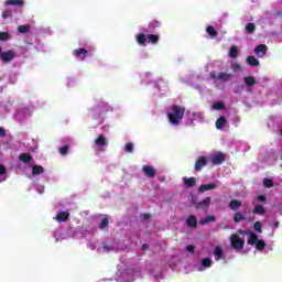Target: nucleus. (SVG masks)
Here are the masks:
<instances>
[{
	"label": "nucleus",
	"mask_w": 282,
	"mask_h": 282,
	"mask_svg": "<svg viewBox=\"0 0 282 282\" xmlns=\"http://www.w3.org/2000/svg\"><path fill=\"white\" fill-rule=\"evenodd\" d=\"M245 234L248 237L247 243L249 246H254L256 250H259V252H263V250L265 249V240L260 239L259 236H257V234L252 231H249V232L240 231V236L239 234L231 235L230 237L231 248H234V250L243 249V246H246V240H243Z\"/></svg>",
	"instance_id": "1"
},
{
	"label": "nucleus",
	"mask_w": 282,
	"mask_h": 282,
	"mask_svg": "<svg viewBox=\"0 0 282 282\" xmlns=\"http://www.w3.org/2000/svg\"><path fill=\"white\" fill-rule=\"evenodd\" d=\"M139 34L134 36L138 45H141V47H147L148 43H151V45H158L160 43V35L158 34H144L147 33V29L140 28Z\"/></svg>",
	"instance_id": "2"
},
{
	"label": "nucleus",
	"mask_w": 282,
	"mask_h": 282,
	"mask_svg": "<svg viewBox=\"0 0 282 282\" xmlns=\"http://www.w3.org/2000/svg\"><path fill=\"white\" fill-rule=\"evenodd\" d=\"M184 111L186 109L180 106H172L167 109V120L172 127H178L184 119Z\"/></svg>",
	"instance_id": "3"
},
{
	"label": "nucleus",
	"mask_w": 282,
	"mask_h": 282,
	"mask_svg": "<svg viewBox=\"0 0 282 282\" xmlns=\"http://www.w3.org/2000/svg\"><path fill=\"white\" fill-rule=\"evenodd\" d=\"M135 272L131 269L124 268V265H118V270L116 272V281L117 282H132L133 276H135Z\"/></svg>",
	"instance_id": "4"
},
{
	"label": "nucleus",
	"mask_w": 282,
	"mask_h": 282,
	"mask_svg": "<svg viewBox=\"0 0 282 282\" xmlns=\"http://www.w3.org/2000/svg\"><path fill=\"white\" fill-rule=\"evenodd\" d=\"M210 78H213L215 82L216 87H219L217 84L218 83H230L232 78H235V75L228 72H220V73H210Z\"/></svg>",
	"instance_id": "5"
},
{
	"label": "nucleus",
	"mask_w": 282,
	"mask_h": 282,
	"mask_svg": "<svg viewBox=\"0 0 282 282\" xmlns=\"http://www.w3.org/2000/svg\"><path fill=\"white\" fill-rule=\"evenodd\" d=\"M55 241H64V239H72L76 237V230L74 228H69L67 230L56 229L53 234Z\"/></svg>",
	"instance_id": "6"
},
{
	"label": "nucleus",
	"mask_w": 282,
	"mask_h": 282,
	"mask_svg": "<svg viewBox=\"0 0 282 282\" xmlns=\"http://www.w3.org/2000/svg\"><path fill=\"white\" fill-rule=\"evenodd\" d=\"M109 147V142L107 141V137L105 134H99L98 138L95 139V142L93 144L94 151L96 153H100V151H105Z\"/></svg>",
	"instance_id": "7"
},
{
	"label": "nucleus",
	"mask_w": 282,
	"mask_h": 282,
	"mask_svg": "<svg viewBox=\"0 0 282 282\" xmlns=\"http://www.w3.org/2000/svg\"><path fill=\"white\" fill-rule=\"evenodd\" d=\"M204 121V113L203 112H193L187 111L185 124L191 127L194 122H203Z\"/></svg>",
	"instance_id": "8"
},
{
	"label": "nucleus",
	"mask_w": 282,
	"mask_h": 282,
	"mask_svg": "<svg viewBox=\"0 0 282 282\" xmlns=\"http://www.w3.org/2000/svg\"><path fill=\"white\" fill-rule=\"evenodd\" d=\"M208 268H213V259L210 258H203L200 263L195 264V270H197V272H205Z\"/></svg>",
	"instance_id": "9"
},
{
	"label": "nucleus",
	"mask_w": 282,
	"mask_h": 282,
	"mask_svg": "<svg viewBox=\"0 0 282 282\" xmlns=\"http://www.w3.org/2000/svg\"><path fill=\"white\" fill-rule=\"evenodd\" d=\"M89 52H91V51L80 47V48L73 51V56H75V58H77V61H84L87 57V55L89 54Z\"/></svg>",
	"instance_id": "10"
},
{
	"label": "nucleus",
	"mask_w": 282,
	"mask_h": 282,
	"mask_svg": "<svg viewBox=\"0 0 282 282\" xmlns=\"http://www.w3.org/2000/svg\"><path fill=\"white\" fill-rule=\"evenodd\" d=\"M98 252H111V250H120L113 242H105L97 249Z\"/></svg>",
	"instance_id": "11"
},
{
	"label": "nucleus",
	"mask_w": 282,
	"mask_h": 282,
	"mask_svg": "<svg viewBox=\"0 0 282 282\" xmlns=\"http://www.w3.org/2000/svg\"><path fill=\"white\" fill-rule=\"evenodd\" d=\"M209 160L215 165H219L224 163V160H226V156L221 152L214 153L209 156Z\"/></svg>",
	"instance_id": "12"
},
{
	"label": "nucleus",
	"mask_w": 282,
	"mask_h": 282,
	"mask_svg": "<svg viewBox=\"0 0 282 282\" xmlns=\"http://www.w3.org/2000/svg\"><path fill=\"white\" fill-rule=\"evenodd\" d=\"M153 87H155L159 91H166L169 89V85L162 78H158L154 82H152Z\"/></svg>",
	"instance_id": "13"
},
{
	"label": "nucleus",
	"mask_w": 282,
	"mask_h": 282,
	"mask_svg": "<svg viewBox=\"0 0 282 282\" xmlns=\"http://www.w3.org/2000/svg\"><path fill=\"white\" fill-rule=\"evenodd\" d=\"M215 261H226V253L221 247H215L214 249Z\"/></svg>",
	"instance_id": "14"
},
{
	"label": "nucleus",
	"mask_w": 282,
	"mask_h": 282,
	"mask_svg": "<svg viewBox=\"0 0 282 282\" xmlns=\"http://www.w3.org/2000/svg\"><path fill=\"white\" fill-rule=\"evenodd\" d=\"M268 52V46L265 44H260L254 48V54L258 58H263Z\"/></svg>",
	"instance_id": "15"
},
{
	"label": "nucleus",
	"mask_w": 282,
	"mask_h": 282,
	"mask_svg": "<svg viewBox=\"0 0 282 282\" xmlns=\"http://www.w3.org/2000/svg\"><path fill=\"white\" fill-rule=\"evenodd\" d=\"M54 219H56L58 221V224H63V221H67V219H69V212L59 210L57 213L56 217H54Z\"/></svg>",
	"instance_id": "16"
},
{
	"label": "nucleus",
	"mask_w": 282,
	"mask_h": 282,
	"mask_svg": "<svg viewBox=\"0 0 282 282\" xmlns=\"http://www.w3.org/2000/svg\"><path fill=\"white\" fill-rule=\"evenodd\" d=\"M208 164V159L206 156H199L194 166L195 171H202L204 166Z\"/></svg>",
	"instance_id": "17"
},
{
	"label": "nucleus",
	"mask_w": 282,
	"mask_h": 282,
	"mask_svg": "<svg viewBox=\"0 0 282 282\" xmlns=\"http://www.w3.org/2000/svg\"><path fill=\"white\" fill-rule=\"evenodd\" d=\"M142 171H143V173H144V175H145L147 177H150V178L155 177L156 172H155V169H154L153 166H151V165H144V166L142 167Z\"/></svg>",
	"instance_id": "18"
},
{
	"label": "nucleus",
	"mask_w": 282,
	"mask_h": 282,
	"mask_svg": "<svg viewBox=\"0 0 282 282\" xmlns=\"http://www.w3.org/2000/svg\"><path fill=\"white\" fill-rule=\"evenodd\" d=\"M217 188V185L215 183L209 184H203L198 188V193H206V191H215Z\"/></svg>",
	"instance_id": "19"
},
{
	"label": "nucleus",
	"mask_w": 282,
	"mask_h": 282,
	"mask_svg": "<svg viewBox=\"0 0 282 282\" xmlns=\"http://www.w3.org/2000/svg\"><path fill=\"white\" fill-rule=\"evenodd\" d=\"M183 182L187 188H193V186L197 184V180L195 177H183Z\"/></svg>",
	"instance_id": "20"
},
{
	"label": "nucleus",
	"mask_w": 282,
	"mask_h": 282,
	"mask_svg": "<svg viewBox=\"0 0 282 282\" xmlns=\"http://www.w3.org/2000/svg\"><path fill=\"white\" fill-rule=\"evenodd\" d=\"M45 173V169H43V166L41 165H34L32 166V176L31 180L35 176V175H41Z\"/></svg>",
	"instance_id": "21"
},
{
	"label": "nucleus",
	"mask_w": 282,
	"mask_h": 282,
	"mask_svg": "<svg viewBox=\"0 0 282 282\" xmlns=\"http://www.w3.org/2000/svg\"><path fill=\"white\" fill-rule=\"evenodd\" d=\"M246 87H254L257 79L253 76H247L243 78Z\"/></svg>",
	"instance_id": "22"
},
{
	"label": "nucleus",
	"mask_w": 282,
	"mask_h": 282,
	"mask_svg": "<svg viewBox=\"0 0 282 282\" xmlns=\"http://www.w3.org/2000/svg\"><path fill=\"white\" fill-rule=\"evenodd\" d=\"M19 160L24 164H30V162H32V155H30V153H22L19 155Z\"/></svg>",
	"instance_id": "23"
},
{
	"label": "nucleus",
	"mask_w": 282,
	"mask_h": 282,
	"mask_svg": "<svg viewBox=\"0 0 282 282\" xmlns=\"http://www.w3.org/2000/svg\"><path fill=\"white\" fill-rule=\"evenodd\" d=\"M230 67L234 74H239V72H243V66H241V64L237 62H232Z\"/></svg>",
	"instance_id": "24"
},
{
	"label": "nucleus",
	"mask_w": 282,
	"mask_h": 282,
	"mask_svg": "<svg viewBox=\"0 0 282 282\" xmlns=\"http://www.w3.org/2000/svg\"><path fill=\"white\" fill-rule=\"evenodd\" d=\"M247 64H249L251 67H259L260 65L259 59H257L254 56H248Z\"/></svg>",
	"instance_id": "25"
},
{
	"label": "nucleus",
	"mask_w": 282,
	"mask_h": 282,
	"mask_svg": "<svg viewBox=\"0 0 282 282\" xmlns=\"http://www.w3.org/2000/svg\"><path fill=\"white\" fill-rule=\"evenodd\" d=\"M253 213L256 215H264L265 214V207L263 205L256 204L253 207Z\"/></svg>",
	"instance_id": "26"
},
{
	"label": "nucleus",
	"mask_w": 282,
	"mask_h": 282,
	"mask_svg": "<svg viewBox=\"0 0 282 282\" xmlns=\"http://www.w3.org/2000/svg\"><path fill=\"white\" fill-rule=\"evenodd\" d=\"M186 225L189 227V228H195L197 226V218L195 216H189L187 219H186Z\"/></svg>",
	"instance_id": "27"
},
{
	"label": "nucleus",
	"mask_w": 282,
	"mask_h": 282,
	"mask_svg": "<svg viewBox=\"0 0 282 282\" xmlns=\"http://www.w3.org/2000/svg\"><path fill=\"white\" fill-rule=\"evenodd\" d=\"M7 173L8 170L6 169V165H0V182H6V180H8Z\"/></svg>",
	"instance_id": "28"
},
{
	"label": "nucleus",
	"mask_w": 282,
	"mask_h": 282,
	"mask_svg": "<svg viewBox=\"0 0 282 282\" xmlns=\"http://www.w3.org/2000/svg\"><path fill=\"white\" fill-rule=\"evenodd\" d=\"M229 208L230 210H237L238 208H241V200H237V199L231 200L229 203Z\"/></svg>",
	"instance_id": "29"
},
{
	"label": "nucleus",
	"mask_w": 282,
	"mask_h": 282,
	"mask_svg": "<svg viewBox=\"0 0 282 282\" xmlns=\"http://www.w3.org/2000/svg\"><path fill=\"white\" fill-rule=\"evenodd\" d=\"M224 127H226V118L225 117H220L216 121V128L221 130V129H224Z\"/></svg>",
	"instance_id": "30"
},
{
	"label": "nucleus",
	"mask_w": 282,
	"mask_h": 282,
	"mask_svg": "<svg viewBox=\"0 0 282 282\" xmlns=\"http://www.w3.org/2000/svg\"><path fill=\"white\" fill-rule=\"evenodd\" d=\"M229 56H230V58H237L239 56V50L237 48V46L230 47Z\"/></svg>",
	"instance_id": "31"
},
{
	"label": "nucleus",
	"mask_w": 282,
	"mask_h": 282,
	"mask_svg": "<svg viewBox=\"0 0 282 282\" xmlns=\"http://www.w3.org/2000/svg\"><path fill=\"white\" fill-rule=\"evenodd\" d=\"M212 109L216 111H221V109H225L224 101H216L213 104Z\"/></svg>",
	"instance_id": "32"
},
{
	"label": "nucleus",
	"mask_w": 282,
	"mask_h": 282,
	"mask_svg": "<svg viewBox=\"0 0 282 282\" xmlns=\"http://www.w3.org/2000/svg\"><path fill=\"white\" fill-rule=\"evenodd\" d=\"M198 208H208L210 206V197H206L200 203H198Z\"/></svg>",
	"instance_id": "33"
},
{
	"label": "nucleus",
	"mask_w": 282,
	"mask_h": 282,
	"mask_svg": "<svg viewBox=\"0 0 282 282\" xmlns=\"http://www.w3.org/2000/svg\"><path fill=\"white\" fill-rule=\"evenodd\" d=\"M23 0H7L6 6H18L21 7L23 6Z\"/></svg>",
	"instance_id": "34"
},
{
	"label": "nucleus",
	"mask_w": 282,
	"mask_h": 282,
	"mask_svg": "<svg viewBox=\"0 0 282 282\" xmlns=\"http://www.w3.org/2000/svg\"><path fill=\"white\" fill-rule=\"evenodd\" d=\"M243 219H246V216H243L241 212H237L234 216V221H236V224L239 221H243Z\"/></svg>",
	"instance_id": "35"
},
{
	"label": "nucleus",
	"mask_w": 282,
	"mask_h": 282,
	"mask_svg": "<svg viewBox=\"0 0 282 282\" xmlns=\"http://www.w3.org/2000/svg\"><path fill=\"white\" fill-rule=\"evenodd\" d=\"M210 221H215V216H207L203 219L199 220V224L202 226L206 225V224H210Z\"/></svg>",
	"instance_id": "36"
},
{
	"label": "nucleus",
	"mask_w": 282,
	"mask_h": 282,
	"mask_svg": "<svg viewBox=\"0 0 282 282\" xmlns=\"http://www.w3.org/2000/svg\"><path fill=\"white\" fill-rule=\"evenodd\" d=\"M18 32H20V34H26V32H30V24L20 25Z\"/></svg>",
	"instance_id": "37"
},
{
	"label": "nucleus",
	"mask_w": 282,
	"mask_h": 282,
	"mask_svg": "<svg viewBox=\"0 0 282 282\" xmlns=\"http://www.w3.org/2000/svg\"><path fill=\"white\" fill-rule=\"evenodd\" d=\"M142 80H144V83H151L152 78H153V74L151 73H143L141 75Z\"/></svg>",
	"instance_id": "38"
},
{
	"label": "nucleus",
	"mask_w": 282,
	"mask_h": 282,
	"mask_svg": "<svg viewBox=\"0 0 282 282\" xmlns=\"http://www.w3.org/2000/svg\"><path fill=\"white\" fill-rule=\"evenodd\" d=\"M206 32L209 34L210 39H215L217 36V31H215V28L213 26H207Z\"/></svg>",
	"instance_id": "39"
},
{
	"label": "nucleus",
	"mask_w": 282,
	"mask_h": 282,
	"mask_svg": "<svg viewBox=\"0 0 282 282\" xmlns=\"http://www.w3.org/2000/svg\"><path fill=\"white\" fill-rule=\"evenodd\" d=\"M160 25H161L160 21L154 20V21H151V22L149 23V29H150V30H155L156 28H160Z\"/></svg>",
	"instance_id": "40"
},
{
	"label": "nucleus",
	"mask_w": 282,
	"mask_h": 282,
	"mask_svg": "<svg viewBox=\"0 0 282 282\" xmlns=\"http://www.w3.org/2000/svg\"><path fill=\"white\" fill-rule=\"evenodd\" d=\"M107 226H109V219H107V217H105L101 219L99 228H100V230H105V228H107Z\"/></svg>",
	"instance_id": "41"
},
{
	"label": "nucleus",
	"mask_w": 282,
	"mask_h": 282,
	"mask_svg": "<svg viewBox=\"0 0 282 282\" xmlns=\"http://www.w3.org/2000/svg\"><path fill=\"white\" fill-rule=\"evenodd\" d=\"M263 185H264L267 188H272V187L274 186V182H272V180H270V178H264Z\"/></svg>",
	"instance_id": "42"
},
{
	"label": "nucleus",
	"mask_w": 282,
	"mask_h": 282,
	"mask_svg": "<svg viewBox=\"0 0 282 282\" xmlns=\"http://www.w3.org/2000/svg\"><path fill=\"white\" fill-rule=\"evenodd\" d=\"M88 248L90 250H98L100 248V245L98 243V241H95V242H89L88 243Z\"/></svg>",
	"instance_id": "43"
},
{
	"label": "nucleus",
	"mask_w": 282,
	"mask_h": 282,
	"mask_svg": "<svg viewBox=\"0 0 282 282\" xmlns=\"http://www.w3.org/2000/svg\"><path fill=\"white\" fill-rule=\"evenodd\" d=\"M246 30H247V32H248L249 34H252V32H254V30H256L254 23H248V24L246 25Z\"/></svg>",
	"instance_id": "44"
},
{
	"label": "nucleus",
	"mask_w": 282,
	"mask_h": 282,
	"mask_svg": "<svg viewBox=\"0 0 282 282\" xmlns=\"http://www.w3.org/2000/svg\"><path fill=\"white\" fill-rule=\"evenodd\" d=\"M246 89L245 85H237L234 89V94H241Z\"/></svg>",
	"instance_id": "45"
},
{
	"label": "nucleus",
	"mask_w": 282,
	"mask_h": 282,
	"mask_svg": "<svg viewBox=\"0 0 282 282\" xmlns=\"http://www.w3.org/2000/svg\"><path fill=\"white\" fill-rule=\"evenodd\" d=\"M134 145L133 143H127L124 147L126 153H133Z\"/></svg>",
	"instance_id": "46"
},
{
	"label": "nucleus",
	"mask_w": 282,
	"mask_h": 282,
	"mask_svg": "<svg viewBox=\"0 0 282 282\" xmlns=\"http://www.w3.org/2000/svg\"><path fill=\"white\" fill-rule=\"evenodd\" d=\"M59 153L61 155H67V153H69V145H64L59 148Z\"/></svg>",
	"instance_id": "47"
},
{
	"label": "nucleus",
	"mask_w": 282,
	"mask_h": 282,
	"mask_svg": "<svg viewBox=\"0 0 282 282\" xmlns=\"http://www.w3.org/2000/svg\"><path fill=\"white\" fill-rule=\"evenodd\" d=\"M10 34L8 32H0V41H8Z\"/></svg>",
	"instance_id": "48"
},
{
	"label": "nucleus",
	"mask_w": 282,
	"mask_h": 282,
	"mask_svg": "<svg viewBox=\"0 0 282 282\" xmlns=\"http://www.w3.org/2000/svg\"><path fill=\"white\" fill-rule=\"evenodd\" d=\"M254 231L256 232H263V230L261 229V223L260 221H256L253 225Z\"/></svg>",
	"instance_id": "49"
},
{
	"label": "nucleus",
	"mask_w": 282,
	"mask_h": 282,
	"mask_svg": "<svg viewBox=\"0 0 282 282\" xmlns=\"http://www.w3.org/2000/svg\"><path fill=\"white\" fill-rule=\"evenodd\" d=\"M22 113L24 117L32 116V108L22 109Z\"/></svg>",
	"instance_id": "50"
},
{
	"label": "nucleus",
	"mask_w": 282,
	"mask_h": 282,
	"mask_svg": "<svg viewBox=\"0 0 282 282\" xmlns=\"http://www.w3.org/2000/svg\"><path fill=\"white\" fill-rule=\"evenodd\" d=\"M10 17H12V11L11 10H7V11L2 12V18L10 19Z\"/></svg>",
	"instance_id": "51"
},
{
	"label": "nucleus",
	"mask_w": 282,
	"mask_h": 282,
	"mask_svg": "<svg viewBox=\"0 0 282 282\" xmlns=\"http://www.w3.org/2000/svg\"><path fill=\"white\" fill-rule=\"evenodd\" d=\"M35 188L37 193H40V195H43V193L45 192V186L43 185H37Z\"/></svg>",
	"instance_id": "52"
},
{
	"label": "nucleus",
	"mask_w": 282,
	"mask_h": 282,
	"mask_svg": "<svg viewBox=\"0 0 282 282\" xmlns=\"http://www.w3.org/2000/svg\"><path fill=\"white\" fill-rule=\"evenodd\" d=\"M186 251L189 252V254H193V252H195V247L193 245H189L186 247Z\"/></svg>",
	"instance_id": "53"
},
{
	"label": "nucleus",
	"mask_w": 282,
	"mask_h": 282,
	"mask_svg": "<svg viewBox=\"0 0 282 282\" xmlns=\"http://www.w3.org/2000/svg\"><path fill=\"white\" fill-rule=\"evenodd\" d=\"M0 135H1V138H3V135H6V129H3L1 127H0Z\"/></svg>",
	"instance_id": "54"
},
{
	"label": "nucleus",
	"mask_w": 282,
	"mask_h": 282,
	"mask_svg": "<svg viewBox=\"0 0 282 282\" xmlns=\"http://www.w3.org/2000/svg\"><path fill=\"white\" fill-rule=\"evenodd\" d=\"M258 202H265V196L263 195L258 196Z\"/></svg>",
	"instance_id": "55"
},
{
	"label": "nucleus",
	"mask_w": 282,
	"mask_h": 282,
	"mask_svg": "<svg viewBox=\"0 0 282 282\" xmlns=\"http://www.w3.org/2000/svg\"><path fill=\"white\" fill-rule=\"evenodd\" d=\"M98 124H102V118L100 116H98Z\"/></svg>",
	"instance_id": "56"
},
{
	"label": "nucleus",
	"mask_w": 282,
	"mask_h": 282,
	"mask_svg": "<svg viewBox=\"0 0 282 282\" xmlns=\"http://www.w3.org/2000/svg\"><path fill=\"white\" fill-rule=\"evenodd\" d=\"M181 80H182L183 83H188V79H187L186 77H181Z\"/></svg>",
	"instance_id": "57"
},
{
	"label": "nucleus",
	"mask_w": 282,
	"mask_h": 282,
	"mask_svg": "<svg viewBox=\"0 0 282 282\" xmlns=\"http://www.w3.org/2000/svg\"><path fill=\"white\" fill-rule=\"evenodd\" d=\"M142 250H149V245H143Z\"/></svg>",
	"instance_id": "58"
},
{
	"label": "nucleus",
	"mask_w": 282,
	"mask_h": 282,
	"mask_svg": "<svg viewBox=\"0 0 282 282\" xmlns=\"http://www.w3.org/2000/svg\"><path fill=\"white\" fill-rule=\"evenodd\" d=\"M273 228H279V221H275V223L273 224Z\"/></svg>",
	"instance_id": "59"
},
{
	"label": "nucleus",
	"mask_w": 282,
	"mask_h": 282,
	"mask_svg": "<svg viewBox=\"0 0 282 282\" xmlns=\"http://www.w3.org/2000/svg\"><path fill=\"white\" fill-rule=\"evenodd\" d=\"M104 131H109V126H104Z\"/></svg>",
	"instance_id": "60"
},
{
	"label": "nucleus",
	"mask_w": 282,
	"mask_h": 282,
	"mask_svg": "<svg viewBox=\"0 0 282 282\" xmlns=\"http://www.w3.org/2000/svg\"><path fill=\"white\" fill-rule=\"evenodd\" d=\"M149 217H150L149 214H144V215H143V218H144V219H149Z\"/></svg>",
	"instance_id": "61"
},
{
	"label": "nucleus",
	"mask_w": 282,
	"mask_h": 282,
	"mask_svg": "<svg viewBox=\"0 0 282 282\" xmlns=\"http://www.w3.org/2000/svg\"><path fill=\"white\" fill-rule=\"evenodd\" d=\"M96 111H97V109H93V116H94V113H96Z\"/></svg>",
	"instance_id": "62"
},
{
	"label": "nucleus",
	"mask_w": 282,
	"mask_h": 282,
	"mask_svg": "<svg viewBox=\"0 0 282 282\" xmlns=\"http://www.w3.org/2000/svg\"><path fill=\"white\" fill-rule=\"evenodd\" d=\"M102 106H105V104H104V102H101V104H100V107H102Z\"/></svg>",
	"instance_id": "63"
}]
</instances>
